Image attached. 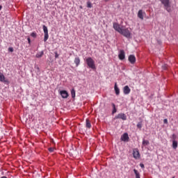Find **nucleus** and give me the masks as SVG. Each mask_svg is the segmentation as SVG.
I'll list each match as a JSON object with an SVG mask.
<instances>
[{"instance_id":"f257e3e1","label":"nucleus","mask_w":178,"mask_h":178,"mask_svg":"<svg viewBox=\"0 0 178 178\" xmlns=\"http://www.w3.org/2000/svg\"><path fill=\"white\" fill-rule=\"evenodd\" d=\"M113 29L115 31H118V33H120V34H122V35H124V37H126L127 38H131V33H130V31H129L128 29H122L120 27V25L118 23L113 24Z\"/></svg>"},{"instance_id":"f03ea898","label":"nucleus","mask_w":178,"mask_h":178,"mask_svg":"<svg viewBox=\"0 0 178 178\" xmlns=\"http://www.w3.org/2000/svg\"><path fill=\"white\" fill-rule=\"evenodd\" d=\"M161 3L164 5L165 9L167 12H172V8H170V0H160Z\"/></svg>"},{"instance_id":"7ed1b4c3","label":"nucleus","mask_w":178,"mask_h":178,"mask_svg":"<svg viewBox=\"0 0 178 178\" xmlns=\"http://www.w3.org/2000/svg\"><path fill=\"white\" fill-rule=\"evenodd\" d=\"M86 63L90 69H95V63L94 62V60L91 57H88L86 59Z\"/></svg>"},{"instance_id":"20e7f679","label":"nucleus","mask_w":178,"mask_h":178,"mask_svg":"<svg viewBox=\"0 0 178 178\" xmlns=\"http://www.w3.org/2000/svg\"><path fill=\"white\" fill-rule=\"evenodd\" d=\"M43 31H44V41L45 42L49 37V35H48V28L45 25L43 26Z\"/></svg>"},{"instance_id":"39448f33","label":"nucleus","mask_w":178,"mask_h":178,"mask_svg":"<svg viewBox=\"0 0 178 178\" xmlns=\"http://www.w3.org/2000/svg\"><path fill=\"white\" fill-rule=\"evenodd\" d=\"M133 156L135 159H139L140 155V152L138 151V149H134L133 150Z\"/></svg>"},{"instance_id":"423d86ee","label":"nucleus","mask_w":178,"mask_h":178,"mask_svg":"<svg viewBox=\"0 0 178 178\" xmlns=\"http://www.w3.org/2000/svg\"><path fill=\"white\" fill-rule=\"evenodd\" d=\"M115 119H122V120H127V116L124 113H119L117 116H115Z\"/></svg>"},{"instance_id":"0eeeda50","label":"nucleus","mask_w":178,"mask_h":178,"mask_svg":"<svg viewBox=\"0 0 178 178\" xmlns=\"http://www.w3.org/2000/svg\"><path fill=\"white\" fill-rule=\"evenodd\" d=\"M128 60L131 65H134V63H136V56L134 55H130L128 58Z\"/></svg>"},{"instance_id":"6e6552de","label":"nucleus","mask_w":178,"mask_h":178,"mask_svg":"<svg viewBox=\"0 0 178 178\" xmlns=\"http://www.w3.org/2000/svg\"><path fill=\"white\" fill-rule=\"evenodd\" d=\"M60 94L62 98H67L69 97V93L66 90H60Z\"/></svg>"},{"instance_id":"1a4fd4ad","label":"nucleus","mask_w":178,"mask_h":178,"mask_svg":"<svg viewBox=\"0 0 178 178\" xmlns=\"http://www.w3.org/2000/svg\"><path fill=\"white\" fill-rule=\"evenodd\" d=\"M118 58L119 59H120V60H123V59H124L125 58L124 50H120V54L118 55Z\"/></svg>"},{"instance_id":"9d476101","label":"nucleus","mask_w":178,"mask_h":178,"mask_svg":"<svg viewBox=\"0 0 178 178\" xmlns=\"http://www.w3.org/2000/svg\"><path fill=\"white\" fill-rule=\"evenodd\" d=\"M129 134L127 133H124L122 136H121V140L122 141H129Z\"/></svg>"},{"instance_id":"9b49d317","label":"nucleus","mask_w":178,"mask_h":178,"mask_svg":"<svg viewBox=\"0 0 178 178\" xmlns=\"http://www.w3.org/2000/svg\"><path fill=\"white\" fill-rule=\"evenodd\" d=\"M0 81H2L3 83H8V80L5 78V75L1 72H0Z\"/></svg>"},{"instance_id":"f8f14e48","label":"nucleus","mask_w":178,"mask_h":178,"mask_svg":"<svg viewBox=\"0 0 178 178\" xmlns=\"http://www.w3.org/2000/svg\"><path fill=\"white\" fill-rule=\"evenodd\" d=\"M142 145V148L143 147H147V145H149V140L143 139Z\"/></svg>"},{"instance_id":"ddd939ff","label":"nucleus","mask_w":178,"mask_h":178,"mask_svg":"<svg viewBox=\"0 0 178 178\" xmlns=\"http://www.w3.org/2000/svg\"><path fill=\"white\" fill-rule=\"evenodd\" d=\"M138 17L141 20H144V16L143 15V10H140L138 13Z\"/></svg>"},{"instance_id":"4468645a","label":"nucleus","mask_w":178,"mask_h":178,"mask_svg":"<svg viewBox=\"0 0 178 178\" xmlns=\"http://www.w3.org/2000/svg\"><path fill=\"white\" fill-rule=\"evenodd\" d=\"M86 126L88 129H91V122L90 121V120L88 119H86Z\"/></svg>"},{"instance_id":"2eb2a0df","label":"nucleus","mask_w":178,"mask_h":178,"mask_svg":"<svg viewBox=\"0 0 178 178\" xmlns=\"http://www.w3.org/2000/svg\"><path fill=\"white\" fill-rule=\"evenodd\" d=\"M112 106H113V111L112 113H116V112H118V110L116 109V105H115V104L112 103Z\"/></svg>"},{"instance_id":"dca6fc26","label":"nucleus","mask_w":178,"mask_h":178,"mask_svg":"<svg viewBox=\"0 0 178 178\" xmlns=\"http://www.w3.org/2000/svg\"><path fill=\"white\" fill-rule=\"evenodd\" d=\"M134 172L136 178H140V172H138V170L134 169Z\"/></svg>"},{"instance_id":"f3484780","label":"nucleus","mask_w":178,"mask_h":178,"mask_svg":"<svg viewBox=\"0 0 178 178\" xmlns=\"http://www.w3.org/2000/svg\"><path fill=\"white\" fill-rule=\"evenodd\" d=\"M172 148H174V149H176V148H177V141H172Z\"/></svg>"},{"instance_id":"a211bd4d","label":"nucleus","mask_w":178,"mask_h":178,"mask_svg":"<svg viewBox=\"0 0 178 178\" xmlns=\"http://www.w3.org/2000/svg\"><path fill=\"white\" fill-rule=\"evenodd\" d=\"M74 63H76V66H79V65H80V58H76L74 60Z\"/></svg>"},{"instance_id":"6ab92c4d","label":"nucleus","mask_w":178,"mask_h":178,"mask_svg":"<svg viewBox=\"0 0 178 178\" xmlns=\"http://www.w3.org/2000/svg\"><path fill=\"white\" fill-rule=\"evenodd\" d=\"M71 95L72 98H75L76 97V91L74 90H71Z\"/></svg>"},{"instance_id":"aec40b11","label":"nucleus","mask_w":178,"mask_h":178,"mask_svg":"<svg viewBox=\"0 0 178 178\" xmlns=\"http://www.w3.org/2000/svg\"><path fill=\"white\" fill-rule=\"evenodd\" d=\"M44 55V51H41L40 53H38L36 54V58H41Z\"/></svg>"},{"instance_id":"412c9836","label":"nucleus","mask_w":178,"mask_h":178,"mask_svg":"<svg viewBox=\"0 0 178 178\" xmlns=\"http://www.w3.org/2000/svg\"><path fill=\"white\" fill-rule=\"evenodd\" d=\"M87 8H92V4L91 3V2H87Z\"/></svg>"},{"instance_id":"4be33fe9","label":"nucleus","mask_w":178,"mask_h":178,"mask_svg":"<svg viewBox=\"0 0 178 178\" xmlns=\"http://www.w3.org/2000/svg\"><path fill=\"white\" fill-rule=\"evenodd\" d=\"M137 127L138 129H141V127H143V124H141V122H138L137 124Z\"/></svg>"},{"instance_id":"5701e85b","label":"nucleus","mask_w":178,"mask_h":178,"mask_svg":"<svg viewBox=\"0 0 178 178\" xmlns=\"http://www.w3.org/2000/svg\"><path fill=\"white\" fill-rule=\"evenodd\" d=\"M124 94L125 95L130 94V90H124Z\"/></svg>"},{"instance_id":"b1692460","label":"nucleus","mask_w":178,"mask_h":178,"mask_svg":"<svg viewBox=\"0 0 178 178\" xmlns=\"http://www.w3.org/2000/svg\"><path fill=\"white\" fill-rule=\"evenodd\" d=\"M31 37H33V38H35L37 37V33L33 32L31 34Z\"/></svg>"},{"instance_id":"393cba45","label":"nucleus","mask_w":178,"mask_h":178,"mask_svg":"<svg viewBox=\"0 0 178 178\" xmlns=\"http://www.w3.org/2000/svg\"><path fill=\"white\" fill-rule=\"evenodd\" d=\"M167 67H168V65H166V64H165L164 65L162 66V69L163 70H166Z\"/></svg>"},{"instance_id":"a878e982","label":"nucleus","mask_w":178,"mask_h":178,"mask_svg":"<svg viewBox=\"0 0 178 178\" xmlns=\"http://www.w3.org/2000/svg\"><path fill=\"white\" fill-rule=\"evenodd\" d=\"M49 152H54V151H55V148L50 147V148H49Z\"/></svg>"},{"instance_id":"bb28decb","label":"nucleus","mask_w":178,"mask_h":178,"mask_svg":"<svg viewBox=\"0 0 178 178\" xmlns=\"http://www.w3.org/2000/svg\"><path fill=\"white\" fill-rule=\"evenodd\" d=\"M115 94L116 95H119L120 94V90H115Z\"/></svg>"},{"instance_id":"cd10ccee","label":"nucleus","mask_w":178,"mask_h":178,"mask_svg":"<svg viewBox=\"0 0 178 178\" xmlns=\"http://www.w3.org/2000/svg\"><path fill=\"white\" fill-rule=\"evenodd\" d=\"M8 51H9L10 52H13V47H9V48H8Z\"/></svg>"},{"instance_id":"c85d7f7f","label":"nucleus","mask_w":178,"mask_h":178,"mask_svg":"<svg viewBox=\"0 0 178 178\" xmlns=\"http://www.w3.org/2000/svg\"><path fill=\"white\" fill-rule=\"evenodd\" d=\"M55 58H59V54H58V52H55Z\"/></svg>"},{"instance_id":"c756f323","label":"nucleus","mask_w":178,"mask_h":178,"mask_svg":"<svg viewBox=\"0 0 178 178\" xmlns=\"http://www.w3.org/2000/svg\"><path fill=\"white\" fill-rule=\"evenodd\" d=\"M114 90H119V88H118V85H116V83L115 84Z\"/></svg>"},{"instance_id":"7c9ffc66","label":"nucleus","mask_w":178,"mask_h":178,"mask_svg":"<svg viewBox=\"0 0 178 178\" xmlns=\"http://www.w3.org/2000/svg\"><path fill=\"white\" fill-rule=\"evenodd\" d=\"M163 123H165V124H168V119H164Z\"/></svg>"},{"instance_id":"2f4dec72","label":"nucleus","mask_w":178,"mask_h":178,"mask_svg":"<svg viewBox=\"0 0 178 178\" xmlns=\"http://www.w3.org/2000/svg\"><path fill=\"white\" fill-rule=\"evenodd\" d=\"M124 90H130V88H129V86H126L124 88Z\"/></svg>"},{"instance_id":"473e14b6","label":"nucleus","mask_w":178,"mask_h":178,"mask_svg":"<svg viewBox=\"0 0 178 178\" xmlns=\"http://www.w3.org/2000/svg\"><path fill=\"white\" fill-rule=\"evenodd\" d=\"M140 168H142V169H144V168H145V166H144V165L143 163H140Z\"/></svg>"},{"instance_id":"72a5a7b5","label":"nucleus","mask_w":178,"mask_h":178,"mask_svg":"<svg viewBox=\"0 0 178 178\" xmlns=\"http://www.w3.org/2000/svg\"><path fill=\"white\" fill-rule=\"evenodd\" d=\"M28 42L29 44H31V40H30V38H28Z\"/></svg>"},{"instance_id":"f704fd0d","label":"nucleus","mask_w":178,"mask_h":178,"mask_svg":"<svg viewBox=\"0 0 178 178\" xmlns=\"http://www.w3.org/2000/svg\"><path fill=\"white\" fill-rule=\"evenodd\" d=\"M108 1H110V0H104V2H108Z\"/></svg>"},{"instance_id":"c9c22d12","label":"nucleus","mask_w":178,"mask_h":178,"mask_svg":"<svg viewBox=\"0 0 178 178\" xmlns=\"http://www.w3.org/2000/svg\"><path fill=\"white\" fill-rule=\"evenodd\" d=\"M1 9H2V6L0 5V10H1Z\"/></svg>"},{"instance_id":"e433bc0d","label":"nucleus","mask_w":178,"mask_h":178,"mask_svg":"<svg viewBox=\"0 0 178 178\" xmlns=\"http://www.w3.org/2000/svg\"><path fill=\"white\" fill-rule=\"evenodd\" d=\"M80 8H81V9H83V6H80Z\"/></svg>"},{"instance_id":"4c0bfd02","label":"nucleus","mask_w":178,"mask_h":178,"mask_svg":"<svg viewBox=\"0 0 178 178\" xmlns=\"http://www.w3.org/2000/svg\"><path fill=\"white\" fill-rule=\"evenodd\" d=\"M172 178H175V177H173Z\"/></svg>"}]
</instances>
